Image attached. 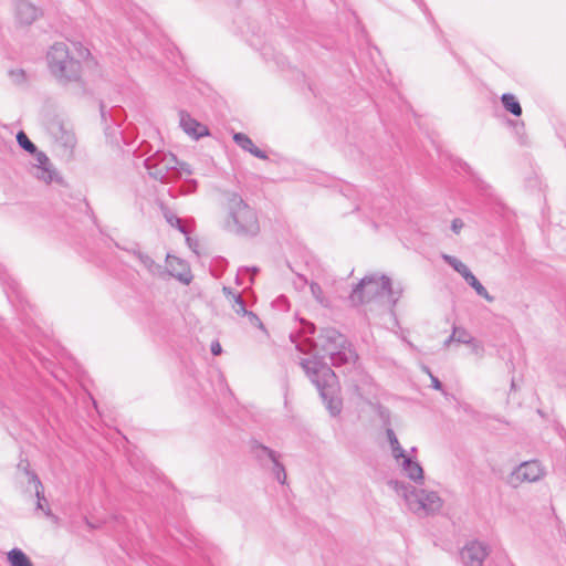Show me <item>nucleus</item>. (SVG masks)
<instances>
[{
  "instance_id": "21",
  "label": "nucleus",
  "mask_w": 566,
  "mask_h": 566,
  "mask_svg": "<svg viewBox=\"0 0 566 566\" xmlns=\"http://www.w3.org/2000/svg\"><path fill=\"white\" fill-rule=\"evenodd\" d=\"M325 373H326L327 375H331L332 377H334V373H333L329 368H326V369H325Z\"/></svg>"
},
{
  "instance_id": "16",
  "label": "nucleus",
  "mask_w": 566,
  "mask_h": 566,
  "mask_svg": "<svg viewBox=\"0 0 566 566\" xmlns=\"http://www.w3.org/2000/svg\"><path fill=\"white\" fill-rule=\"evenodd\" d=\"M36 160L39 165L43 168V175L40 177L42 179L49 180L51 179V170H50V160L43 153L36 154Z\"/></svg>"
},
{
  "instance_id": "3",
  "label": "nucleus",
  "mask_w": 566,
  "mask_h": 566,
  "mask_svg": "<svg viewBox=\"0 0 566 566\" xmlns=\"http://www.w3.org/2000/svg\"><path fill=\"white\" fill-rule=\"evenodd\" d=\"M410 504L415 511H423L429 514L440 510L442 501L434 492L420 491L413 494Z\"/></svg>"
},
{
  "instance_id": "19",
  "label": "nucleus",
  "mask_w": 566,
  "mask_h": 566,
  "mask_svg": "<svg viewBox=\"0 0 566 566\" xmlns=\"http://www.w3.org/2000/svg\"><path fill=\"white\" fill-rule=\"evenodd\" d=\"M222 352V348H221V345L219 342H213L211 344V353L214 355V356H218L220 355Z\"/></svg>"
},
{
  "instance_id": "10",
  "label": "nucleus",
  "mask_w": 566,
  "mask_h": 566,
  "mask_svg": "<svg viewBox=\"0 0 566 566\" xmlns=\"http://www.w3.org/2000/svg\"><path fill=\"white\" fill-rule=\"evenodd\" d=\"M11 566H33L30 558L20 549L13 548L8 553Z\"/></svg>"
},
{
  "instance_id": "11",
  "label": "nucleus",
  "mask_w": 566,
  "mask_h": 566,
  "mask_svg": "<svg viewBox=\"0 0 566 566\" xmlns=\"http://www.w3.org/2000/svg\"><path fill=\"white\" fill-rule=\"evenodd\" d=\"M464 280L476 292L478 295H480L488 302L493 301V297L489 294L486 289L479 282V280L471 272L464 277Z\"/></svg>"
},
{
  "instance_id": "13",
  "label": "nucleus",
  "mask_w": 566,
  "mask_h": 566,
  "mask_svg": "<svg viewBox=\"0 0 566 566\" xmlns=\"http://www.w3.org/2000/svg\"><path fill=\"white\" fill-rule=\"evenodd\" d=\"M20 19L24 23H31L39 17V10L32 4H23L19 10Z\"/></svg>"
},
{
  "instance_id": "23",
  "label": "nucleus",
  "mask_w": 566,
  "mask_h": 566,
  "mask_svg": "<svg viewBox=\"0 0 566 566\" xmlns=\"http://www.w3.org/2000/svg\"><path fill=\"white\" fill-rule=\"evenodd\" d=\"M350 358H352L353 360H355V359H356V355H355V354H353V353H350Z\"/></svg>"
},
{
  "instance_id": "8",
  "label": "nucleus",
  "mask_w": 566,
  "mask_h": 566,
  "mask_svg": "<svg viewBox=\"0 0 566 566\" xmlns=\"http://www.w3.org/2000/svg\"><path fill=\"white\" fill-rule=\"evenodd\" d=\"M234 142L244 150L249 151L251 155L260 158V159H266V154L258 148L254 143L251 140L250 137L242 133H237L233 136Z\"/></svg>"
},
{
  "instance_id": "22",
  "label": "nucleus",
  "mask_w": 566,
  "mask_h": 566,
  "mask_svg": "<svg viewBox=\"0 0 566 566\" xmlns=\"http://www.w3.org/2000/svg\"><path fill=\"white\" fill-rule=\"evenodd\" d=\"M311 289H312V291L314 292V289H319V287H318V285H317V284H312V285H311Z\"/></svg>"
},
{
  "instance_id": "7",
  "label": "nucleus",
  "mask_w": 566,
  "mask_h": 566,
  "mask_svg": "<svg viewBox=\"0 0 566 566\" xmlns=\"http://www.w3.org/2000/svg\"><path fill=\"white\" fill-rule=\"evenodd\" d=\"M181 126L188 135L196 138L209 135L207 126L200 124L190 116H181Z\"/></svg>"
},
{
  "instance_id": "2",
  "label": "nucleus",
  "mask_w": 566,
  "mask_h": 566,
  "mask_svg": "<svg viewBox=\"0 0 566 566\" xmlns=\"http://www.w3.org/2000/svg\"><path fill=\"white\" fill-rule=\"evenodd\" d=\"M48 57L52 69L57 72L64 73L67 70L77 72L78 70L77 63L70 59L67 48L62 43L54 44Z\"/></svg>"
},
{
  "instance_id": "15",
  "label": "nucleus",
  "mask_w": 566,
  "mask_h": 566,
  "mask_svg": "<svg viewBox=\"0 0 566 566\" xmlns=\"http://www.w3.org/2000/svg\"><path fill=\"white\" fill-rule=\"evenodd\" d=\"M17 142L19 145L30 154H34L36 151L35 145L29 139L24 132H19L17 135Z\"/></svg>"
},
{
  "instance_id": "14",
  "label": "nucleus",
  "mask_w": 566,
  "mask_h": 566,
  "mask_svg": "<svg viewBox=\"0 0 566 566\" xmlns=\"http://www.w3.org/2000/svg\"><path fill=\"white\" fill-rule=\"evenodd\" d=\"M444 260L459 273L463 276V279L470 274L469 268L462 263L461 261L457 260L453 256L444 255Z\"/></svg>"
},
{
  "instance_id": "6",
  "label": "nucleus",
  "mask_w": 566,
  "mask_h": 566,
  "mask_svg": "<svg viewBox=\"0 0 566 566\" xmlns=\"http://www.w3.org/2000/svg\"><path fill=\"white\" fill-rule=\"evenodd\" d=\"M486 555V548L478 542L468 545L463 552V558L467 566H482V562Z\"/></svg>"
},
{
  "instance_id": "5",
  "label": "nucleus",
  "mask_w": 566,
  "mask_h": 566,
  "mask_svg": "<svg viewBox=\"0 0 566 566\" xmlns=\"http://www.w3.org/2000/svg\"><path fill=\"white\" fill-rule=\"evenodd\" d=\"M543 474L541 464L537 461L524 462L514 472L515 480L518 482H534Z\"/></svg>"
},
{
  "instance_id": "1",
  "label": "nucleus",
  "mask_w": 566,
  "mask_h": 566,
  "mask_svg": "<svg viewBox=\"0 0 566 566\" xmlns=\"http://www.w3.org/2000/svg\"><path fill=\"white\" fill-rule=\"evenodd\" d=\"M390 293V282L388 279L366 277L352 293V302L356 305L370 302L377 297L388 295Z\"/></svg>"
},
{
  "instance_id": "20",
  "label": "nucleus",
  "mask_w": 566,
  "mask_h": 566,
  "mask_svg": "<svg viewBox=\"0 0 566 566\" xmlns=\"http://www.w3.org/2000/svg\"><path fill=\"white\" fill-rule=\"evenodd\" d=\"M432 382H433V387H434L436 389H440V388H441V385H440V382H439V380H438V379H434V378H433V379H432Z\"/></svg>"
},
{
  "instance_id": "12",
  "label": "nucleus",
  "mask_w": 566,
  "mask_h": 566,
  "mask_svg": "<svg viewBox=\"0 0 566 566\" xmlns=\"http://www.w3.org/2000/svg\"><path fill=\"white\" fill-rule=\"evenodd\" d=\"M501 99L506 111H509L515 116L522 115V107L514 95L503 94Z\"/></svg>"
},
{
  "instance_id": "4",
  "label": "nucleus",
  "mask_w": 566,
  "mask_h": 566,
  "mask_svg": "<svg viewBox=\"0 0 566 566\" xmlns=\"http://www.w3.org/2000/svg\"><path fill=\"white\" fill-rule=\"evenodd\" d=\"M237 206L234 221L244 231H256L258 220L254 212L241 199L238 200Z\"/></svg>"
},
{
  "instance_id": "17",
  "label": "nucleus",
  "mask_w": 566,
  "mask_h": 566,
  "mask_svg": "<svg viewBox=\"0 0 566 566\" xmlns=\"http://www.w3.org/2000/svg\"><path fill=\"white\" fill-rule=\"evenodd\" d=\"M387 436H388V439H389V442H390V446L392 448V452H394V455L396 459L398 458H405V454H403V450L402 448L400 447L399 442H398V439L396 438L395 433L392 430H388L387 431Z\"/></svg>"
},
{
  "instance_id": "9",
  "label": "nucleus",
  "mask_w": 566,
  "mask_h": 566,
  "mask_svg": "<svg viewBox=\"0 0 566 566\" xmlns=\"http://www.w3.org/2000/svg\"><path fill=\"white\" fill-rule=\"evenodd\" d=\"M403 467L407 475L415 480L421 481L423 479V471L419 463L411 461L408 458H403Z\"/></svg>"
},
{
  "instance_id": "18",
  "label": "nucleus",
  "mask_w": 566,
  "mask_h": 566,
  "mask_svg": "<svg viewBox=\"0 0 566 566\" xmlns=\"http://www.w3.org/2000/svg\"><path fill=\"white\" fill-rule=\"evenodd\" d=\"M452 230L455 233H460L461 229L463 228V222L460 219H454L451 224Z\"/></svg>"
}]
</instances>
